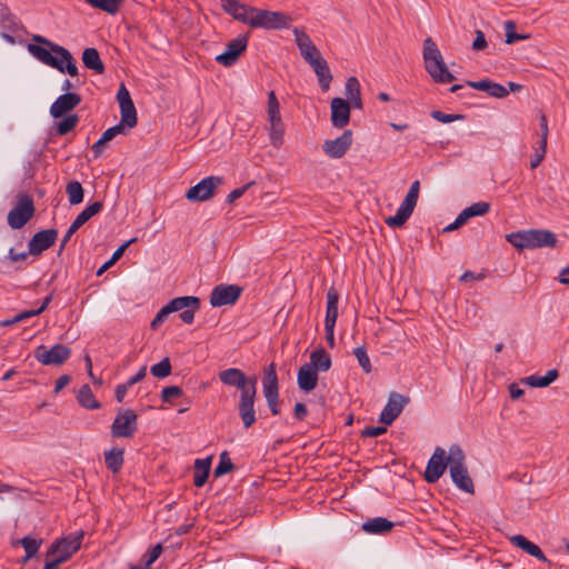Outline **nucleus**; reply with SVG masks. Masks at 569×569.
I'll list each match as a JSON object with an SVG mask.
<instances>
[{"instance_id": "1", "label": "nucleus", "mask_w": 569, "mask_h": 569, "mask_svg": "<svg viewBox=\"0 0 569 569\" xmlns=\"http://www.w3.org/2000/svg\"><path fill=\"white\" fill-rule=\"evenodd\" d=\"M32 41L33 43H29L27 49L37 60L57 69L61 73H68L71 77L78 74L76 60L64 47L42 36H33Z\"/></svg>"}, {"instance_id": "2", "label": "nucleus", "mask_w": 569, "mask_h": 569, "mask_svg": "<svg viewBox=\"0 0 569 569\" xmlns=\"http://www.w3.org/2000/svg\"><path fill=\"white\" fill-rule=\"evenodd\" d=\"M422 58L425 69L436 83H451L456 78L448 69L443 57L432 38L423 41Z\"/></svg>"}, {"instance_id": "3", "label": "nucleus", "mask_w": 569, "mask_h": 569, "mask_svg": "<svg viewBox=\"0 0 569 569\" xmlns=\"http://www.w3.org/2000/svg\"><path fill=\"white\" fill-rule=\"evenodd\" d=\"M465 453L458 445H452L448 452V463L453 483L465 492H473V482L465 465Z\"/></svg>"}, {"instance_id": "4", "label": "nucleus", "mask_w": 569, "mask_h": 569, "mask_svg": "<svg viewBox=\"0 0 569 569\" xmlns=\"http://www.w3.org/2000/svg\"><path fill=\"white\" fill-rule=\"evenodd\" d=\"M267 116L270 142L273 147L280 148L283 143L284 123L281 118L280 104L274 91L268 93Z\"/></svg>"}, {"instance_id": "5", "label": "nucleus", "mask_w": 569, "mask_h": 569, "mask_svg": "<svg viewBox=\"0 0 569 569\" xmlns=\"http://www.w3.org/2000/svg\"><path fill=\"white\" fill-rule=\"evenodd\" d=\"M200 308V299L198 297H178L172 299L166 306H163L153 320H163L164 317L169 316L172 312L181 311L180 318L181 320H193L194 312Z\"/></svg>"}, {"instance_id": "6", "label": "nucleus", "mask_w": 569, "mask_h": 569, "mask_svg": "<svg viewBox=\"0 0 569 569\" xmlns=\"http://www.w3.org/2000/svg\"><path fill=\"white\" fill-rule=\"evenodd\" d=\"M251 28H262L267 30H282L290 27L292 19L280 11H269L256 8L251 10Z\"/></svg>"}, {"instance_id": "7", "label": "nucleus", "mask_w": 569, "mask_h": 569, "mask_svg": "<svg viewBox=\"0 0 569 569\" xmlns=\"http://www.w3.org/2000/svg\"><path fill=\"white\" fill-rule=\"evenodd\" d=\"M419 191L420 182L416 180L411 183L406 198L403 199L402 203L397 210V213L393 217H389L386 219V223L389 227L399 228L406 223V221L410 218L417 206Z\"/></svg>"}, {"instance_id": "8", "label": "nucleus", "mask_w": 569, "mask_h": 569, "mask_svg": "<svg viewBox=\"0 0 569 569\" xmlns=\"http://www.w3.org/2000/svg\"><path fill=\"white\" fill-rule=\"evenodd\" d=\"M34 358L44 366H61L71 356V350L64 345H54L51 348H47L41 345L34 350Z\"/></svg>"}, {"instance_id": "9", "label": "nucleus", "mask_w": 569, "mask_h": 569, "mask_svg": "<svg viewBox=\"0 0 569 569\" xmlns=\"http://www.w3.org/2000/svg\"><path fill=\"white\" fill-rule=\"evenodd\" d=\"M82 539L83 531H77L54 541L47 551V558L59 556L66 558L67 561L80 549Z\"/></svg>"}, {"instance_id": "10", "label": "nucleus", "mask_w": 569, "mask_h": 569, "mask_svg": "<svg viewBox=\"0 0 569 569\" xmlns=\"http://www.w3.org/2000/svg\"><path fill=\"white\" fill-rule=\"evenodd\" d=\"M223 183V178L218 176H210L201 181H199L196 186L191 187L187 193L186 198L191 202H202L210 200L217 190Z\"/></svg>"}, {"instance_id": "11", "label": "nucleus", "mask_w": 569, "mask_h": 569, "mask_svg": "<svg viewBox=\"0 0 569 569\" xmlns=\"http://www.w3.org/2000/svg\"><path fill=\"white\" fill-rule=\"evenodd\" d=\"M34 214V204L30 196L19 197L17 206L8 213V224L12 229L22 228Z\"/></svg>"}, {"instance_id": "12", "label": "nucleus", "mask_w": 569, "mask_h": 569, "mask_svg": "<svg viewBox=\"0 0 569 569\" xmlns=\"http://www.w3.org/2000/svg\"><path fill=\"white\" fill-rule=\"evenodd\" d=\"M257 396V387H249L240 393V399L237 406L239 417L242 421V425L246 429L250 428L254 425L256 410H254V400Z\"/></svg>"}, {"instance_id": "13", "label": "nucleus", "mask_w": 569, "mask_h": 569, "mask_svg": "<svg viewBox=\"0 0 569 569\" xmlns=\"http://www.w3.org/2000/svg\"><path fill=\"white\" fill-rule=\"evenodd\" d=\"M242 290V287L238 284H218L210 293V305L212 307L233 305L241 296Z\"/></svg>"}, {"instance_id": "14", "label": "nucleus", "mask_w": 569, "mask_h": 569, "mask_svg": "<svg viewBox=\"0 0 569 569\" xmlns=\"http://www.w3.org/2000/svg\"><path fill=\"white\" fill-rule=\"evenodd\" d=\"M447 466H449V463L446 450L441 447H437L427 463L423 475L425 480L429 483L437 482L445 473Z\"/></svg>"}, {"instance_id": "15", "label": "nucleus", "mask_w": 569, "mask_h": 569, "mask_svg": "<svg viewBox=\"0 0 569 569\" xmlns=\"http://www.w3.org/2000/svg\"><path fill=\"white\" fill-rule=\"evenodd\" d=\"M137 429V415L133 410L128 409L119 413L112 426L111 433L113 437L130 438Z\"/></svg>"}, {"instance_id": "16", "label": "nucleus", "mask_w": 569, "mask_h": 569, "mask_svg": "<svg viewBox=\"0 0 569 569\" xmlns=\"http://www.w3.org/2000/svg\"><path fill=\"white\" fill-rule=\"evenodd\" d=\"M248 34H242L227 44V50L216 57V61L224 67L233 66L240 54L247 49Z\"/></svg>"}, {"instance_id": "17", "label": "nucleus", "mask_w": 569, "mask_h": 569, "mask_svg": "<svg viewBox=\"0 0 569 569\" xmlns=\"http://www.w3.org/2000/svg\"><path fill=\"white\" fill-rule=\"evenodd\" d=\"M408 402L409 398L398 392H391L389 395L387 405L381 411L379 421L385 425H391L402 412L403 408Z\"/></svg>"}, {"instance_id": "18", "label": "nucleus", "mask_w": 569, "mask_h": 569, "mask_svg": "<svg viewBox=\"0 0 569 569\" xmlns=\"http://www.w3.org/2000/svg\"><path fill=\"white\" fill-rule=\"evenodd\" d=\"M352 144V131L345 130L343 133L333 140H326L322 144L323 152L332 159L342 158Z\"/></svg>"}, {"instance_id": "19", "label": "nucleus", "mask_w": 569, "mask_h": 569, "mask_svg": "<svg viewBox=\"0 0 569 569\" xmlns=\"http://www.w3.org/2000/svg\"><path fill=\"white\" fill-rule=\"evenodd\" d=\"M58 238L57 229H44L33 234L30 239L28 247L29 253L32 256H39L44 250L52 247Z\"/></svg>"}, {"instance_id": "20", "label": "nucleus", "mask_w": 569, "mask_h": 569, "mask_svg": "<svg viewBox=\"0 0 569 569\" xmlns=\"http://www.w3.org/2000/svg\"><path fill=\"white\" fill-rule=\"evenodd\" d=\"M222 10L234 20L251 27L252 13L256 7H250L238 0H220Z\"/></svg>"}, {"instance_id": "21", "label": "nucleus", "mask_w": 569, "mask_h": 569, "mask_svg": "<svg viewBox=\"0 0 569 569\" xmlns=\"http://www.w3.org/2000/svg\"><path fill=\"white\" fill-rule=\"evenodd\" d=\"M219 379L227 386L237 387L240 393L249 387H257L256 378H247L244 373L237 368H229L219 372Z\"/></svg>"}, {"instance_id": "22", "label": "nucleus", "mask_w": 569, "mask_h": 569, "mask_svg": "<svg viewBox=\"0 0 569 569\" xmlns=\"http://www.w3.org/2000/svg\"><path fill=\"white\" fill-rule=\"evenodd\" d=\"M81 102V97L76 92H67L59 96L50 107V114L52 118L58 119L68 114L71 110L78 107Z\"/></svg>"}, {"instance_id": "23", "label": "nucleus", "mask_w": 569, "mask_h": 569, "mask_svg": "<svg viewBox=\"0 0 569 569\" xmlns=\"http://www.w3.org/2000/svg\"><path fill=\"white\" fill-rule=\"evenodd\" d=\"M350 121V103L342 98L331 100V122L336 128H345Z\"/></svg>"}, {"instance_id": "24", "label": "nucleus", "mask_w": 569, "mask_h": 569, "mask_svg": "<svg viewBox=\"0 0 569 569\" xmlns=\"http://www.w3.org/2000/svg\"><path fill=\"white\" fill-rule=\"evenodd\" d=\"M529 249L533 248H555L557 244V237L549 230L530 229L529 230Z\"/></svg>"}, {"instance_id": "25", "label": "nucleus", "mask_w": 569, "mask_h": 569, "mask_svg": "<svg viewBox=\"0 0 569 569\" xmlns=\"http://www.w3.org/2000/svg\"><path fill=\"white\" fill-rule=\"evenodd\" d=\"M103 208V203L101 201H96L89 204L86 209H83L73 220L69 229L67 230V238H71L72 234L83 226L89 219L93 216L98 214Z\"/></svg>"}, {"instance_id": "26", "label": "nucleus", "mask_w": 569, "mask_h": 569, "mask_svg": "<svg viewBox=\"0 0 569 569\" xmlns=\"http://www.w3.org/2000/svg\"><path fill=\"white\" fill-rule=\"evenodd\" d=\"M559 377L557 369H550L545 376L531 375L520 379V383L531 388H546L555 382Z\"/></svg>"}, {"instance_id": "27", "label": "nucleus", "mask_w": 569, "mask_h": 569, "mask_svg": "<svg viewBox=\"0 0 569 569\" xmlns=\"http://www.w3.org/2000/svg\"><path fill=\"white\" fill-rule=\"evenodd\" d=\"M297 382L302 391L310 392L317 387L318 373L303 365L298 371Z\"/></svg>"}, {"instance_id": "28", "label": "nucleus", "mask_w": 569, "mask_h": 569, "mask_svg": "<svg viewBox=\"0 0 569 569\" xmlns=\"http://www.w3.org/2000/svg\"><path fill=\"white\" fill-rule=\"evenodd\" d=\"M393 522L383 518L376 517L362 523V530L369 535H383L393 528Z\"/></svg>"}, {"instance_id": "29", "label": "nucleus", "mask_w": 569, "mask_h": 569, "mask_svg": "<svg viewBox=\"0 0 569 569\" xmlns=\"http://www.w3.org/2000/svg\"><path fill=\"white\" fill-rule=\"evenodd\" d=\"M505 28V42L507 44H513L521 40L530 39V33L526 32L523 28L518 27V24L512 20H507L503 23Z\"/></svg>"}, {"instance_id": "30", "label": "nucleus", "mask_w": 569, "mask_h": 569, "mask_svg": "<svg viewBox=\"0 0 569 569\" xmlns=\"http://www.w3.org/2000/svg\"><path fill=\"white\" fill-rule=\"evenodd\" d=\"M306 366L316 372L328 371L331 367V358L322 348H320L311 352L310 361L309 363H306Z\"/></svg>"}, {"instance_id": "31", "label": "nucleus", "mask_w": 569, "mask_h": 569, "mask_svg": "<svg viewBox=\"0 0 569 569\" xmlns=\"http://www.w3.org/2000/svg\"><path fill=\"white\" fill-rule=\"evenodd\" d=\"M263 395L266 398L279 396L278 377L276 366L271 363L264 371L263 376Z\"/></svg>"}, {"instance_id": "32", "label": "nucleus", "mask_w": 569, "mask_h": 569, "mask_svg": "<svg viewBox=\"0 0 569 569\" xmlns=\"http://www.w3.org/2000/svg\"><path fill=\"white\" fill-rule=\"evenodd\" d=\"M82 62L88 69L93 70L97 74H102L106 70L100 54L96 48H87L83 50Z\"/></svg>"}, {"instance_id": "33", "label": "nucleus", "mask_w": 569, "mask_h": 569, "mask_svg": "<svg viewBox=\"0 0 569 569\" xmlns=\"http://www.w3.org/2000/svg\"><path fill=\"white\" fill-rule=\"evenodd\" d=\"M311 68L313 69L315 73L318 77L319 84L322 91H327L332 81V74L330 72L327 61L325 59L315 61V63L311 64Z\"/></svg>"}, {"instance_id": "34", "label": "nucleus", "mask_w": 569, "mask_h": 569, "mask_svg": "<svg viewBox=\"0 0 569 569\" xmlns=\"http://www.w3.org/2000/svg\"><path fill=\"white\" fill-rule=\"evenodd\" d=\"M211 468V458L197 459L194 461V476L193 485L196 487H202L209 477Z\"/></svg>"}, {"instance_id": "35", "label": "nucleus", "mask_w": 569, "mask_h": 569, "mask_svg": "<svg viewBox=\"0 0 569 569\" xmlns=\"http://www.w3.org/2000/svg\"><path fill=\"white\" fill-rule=\"evenodd\" d=\"M120 114L121 120L119 124H121L123 128L132 129L137 126L138 118L133 101L120 104Z\"/></svg>"}, {"instance_id": "36", "label": "nucleus", "mask_w": 569, "mask_h": 569, "mask_svg": "<svg viewBox=\"0 0 569 569\" xmlns=\"http://www.w3.org/2000/svg\"><path fill=\"white\" fill-rule=\"evenodd\" d=\"M123 449L119 448H112L111 450L104 452L106 466L113 473H117L121 470L123 465Z\"/></svg>"}, {"instance_id": "37", "label": "nucleus", "mask_w": 569, "mask_h": 569, "mask_svg": "<svg viewBox=\"0 0 569 569\" xmlns=\"http://www.w3.org/2000/svg\"><path fill=\"white\" fill-rule=\"evenodd\" d=\"M77 400L81 407L86 409H99L101 407L100 402L96 400L94 395L91 388L88 385H84L80 388Z\"/></svg>"}, {"instance_id": "38", "label": "nucleus", "mask_w": 569, "mask_h": 569, "mask_svg": "<svg viewBox=\"0 0 569 569\" xmlns=\"http://www.w3.org/2000/svg\"><path fill=\"white\" fill-rule=\"evenodd\" d=\"M490 210L489 202L486 201H479L476 203H472L470 207L463 209L460 213V221H463L465 223L472 217L483 216Z\"/></svg>"}, {"instance_id": "39", "label": "nucleus", "mask_w": 569, "mask_h": 569, "mask_svg": "<svg viewBox=\"0 0 569 569\" xmlns=\"http://www.w3.org/2000/svg\"><path fill=\"white\" fill-rule=\"evenodd\" d=\"M42 543L41 539H36L32 537H23L20 540L13 542V546L21 545L26 551V556L23 558V562H27L29 559L33 558Z\"/></svg>"}, {"instance_id": "40", "label": "nucleus", "mask_w": 569, "mask_h": 569, "mask_svg": "<svg viewBox=\"0 0 569 569\" xmlns=\"http://www.w3.org/2000/svg\"><path fill=\"white\" fill-rule=\"evenodd\" d=\"M79 120H80L79 116L76 113L66 114V117L61 121L54 123L53 129H54L56 134H58V136L68 134L69 132L74 130V128L79 123Z\"/></svg>"}, {"instance_id": "41", "label": "nucleus", "mask_w": 569, "mask_h": 569, "mask_svg": "<svg viewBox=\"0 0 569 569\" xmlns=\"http://www.w3.org/2000/svg\"><path fill=\"white\" fill-rule=\"evenodd\" d=\"M293 34L296 44L299 48L301 56L316 47L305 29L295 28Z\"/></svg>"}, {"instance_id": "42", "label": "nucleus", "mask_w": 569, "mask_h": 569, "mask_svg": "<svg viewBox=\"0 0 569 569\" xmlns=\"http://www.w3.org/2000/svg\"><path fill=\"white\" fill-rule=\"evenodd\" d=\"M467 84L472 89L485 91L489 96L498 98V82L485 79L480 81H468Z\"/></svg>"}, {"instance_id": "43", "label": "nucleus", "mask_w": 569, "mask_h": 569, "mask_svg": "<svg viewBox=\"0 0 569 569\" xmlns=\"http://www.w3.org/2000/svg\"><path fill=\"white\" fill-rule=\"evenodd\" d=\"M70 204H79L83 201V188L79 181H70L66 187Z\"/></svg>"}, {"instance_id": "44", "label": "nucleus", "mask_w": 569, "mask_h": 569, "mask_svg": "<svg viewBox=\"0 0 569 569\" xmlns=\"http://www.w3.org/2000/svg\"><path fill=\"white\" fill-rule=\"evenodd\" d=\"M338 300L339 296L335 289H330L327 293V311L325 320H337L338 318Z\"/></svg>"}, {"instance_id": "45", "label": "nucleus", "mask_w": 569, "mask_h": 569, "mask_svg": "<svg viewBox=\"0 0 569 569\" xmlns=\"http://www.w3.org/2000/svg\"><path fill=\"white\" fill-rule=\"evenodd\" d=\"M507 241L518 249L529 248V230L507 234Z\"/></svg>"}, {"instance_id": "46", "label": "nucleus", "mask_w": 569, "mask_h": 569, "mask_svg": "<svg viewBox=\"0 0 569 569\" xmlns=\"http://www.w3.org/2000/svg\"><path fill=\"white\" fill-rule=\"evenodd\" d=\"M150 372L153 377L166 378L171 373V365L168 358H164L160 362L151 366Z\"/></svg>"}, {"instance_id": "47", "label": "nucleus", "mask_w": 569, "mask_h": 569, "mask_svg": "<svg viewBox=\"0 0 569 569\" xmlns=\"http://www.w3.org/2000/svg\"><path fill=\"white\" fill-rule=\"evenodd\" d=\"M121 2L122 0H96L93 8L114 14L119 11Z\"/></svg>"}, {"instance_id": "48", "label": "nucleus", "mask_w": 569, "mask_h": 569, "mask_svg": "<svg viewBox=\"0 0 569 569\" xmlns=\"http://www.w3.org/2000/svg\"><path fill=\"white\" fill-rule=\"evenodd\" d=\"M49 301L50 298L47 297L39 308L20 311L16 313L10 320H26L28 318L36 317L47 308Z\"/></svg>"}, {"instance_id": "49", "label": "nucleus", "mask_w": 569, "mask_h": 569, "mask_svg": "<svg viewBox=\"0 0 569 569\" xmlns=\"http://www.w3.org/2000/svg\"><path fill=\"white\" fill-rule=\"evenodd\" d=\"M233 469V463L231 462L228 453L224 451L220 455V460L218 466L214 469V476L221 477Z\"/></svg>"}, {"instance_id": "50", "label": "nucleus", "mask_w": 569, "mask_h": 569, "mask_svg": "<svg viewBox=\"0 0 569 569\" xmlns=\"http://www.w3.org/2000/svg\"><path fill=\"white\" fill-rule=\"evenodd\" d=\"M353 355L356 356L359 366L363 369L366 373L371 372V362L367 351L362 347H358L355 349Z\"/></svg>"}, {"instance_id": "51", "label": "nucleus", "mask_w": 569, "mask_h": 569, "mask_svg": "<svg viewBox=\"0 0 569 569\" xmlns=\"http://www.w3.org/2000/svg\"><path fill=\"white\" fill-rule=\"evenodd\" d=\"M539 127H540V139L538 141V144H541L543 147V146H547L549 128H548L547 117L542 112H540V114H539Z\"/></svg>"}, {"instance_id": "52", "label": "nucleus", "mask_w": 569, "mask_h": 569, "mask_svg": "<svg viewBox=\"0 0 569 569\" xmlns=\"http://www.w3.org/2000/svg\"><path fill=\"white\" fill-rule=\"evenodd\" d=\"M346 94L348 98H353L361 94L360 83L356 77H350L346 81Z\"/></svg>"}, {"instance_id": "53", "label": "nucleus", "mask_w": 569, "mask_h": 569, "mask_svg": "<svg viewBox=\"0 0 569 569\" xmlns=\"http://www.w3.org/2000/svg\"><path fill=\"white\" fill-rule=\"evenodd\" d=\"M522 550L526 551L528 555L537 558L540 561H543V562L547 561V558H546L545 553L542 552V550L539 548V546H537L536 543H533L529 540L526 542Z\"/></svg>"}, {"instance_id": "54", "label": "nucleus", "mask_w": 569, "mask_h": 569, "mask_svg": "<svg viewBox=\"0 0 569 569\" xmlns=\"http://www.w3.org/2000/svg\"><path fill=\"white\" fill-rule=\"evenodd\" d=\"M182 389L177 386H169L162 389L161 398L164 402H170L173 398L180 397Z\"/></svg>"}, {"instance_id": "55", "label": "nucleus", "mask_w": 569, "mask_h": 569, "mask_svg": "<svg viewBox=\"0 0 569 569\" xmlns=\"http://www.w3.org/2000/svg\"><path fill=\"white\" fill-rule=\"evenodd\" d=\"M523 89V86L518 82L509 81L507 84H500V99L507 97L510 92L518 93Z\"/></svg>"}, {"instance_id": "56", "label": "nucleus", "mask_w": 569, "mask_h": 569, "mask_svg": "<svg viewBox=\"0 0 569 569\" xmlns=\"http://www.w3.org/2000/svg\"><path fill=\"white\" fill-rule=\"evenodd\" d=\"M431 117L442 123H449L455 120H459V119L463 118V116H461V114H449V113H445L440 110L432 111Z\"/></svg>"}, {"instance_id": "57", "label": "nucleus", "mask_w": 569, "mask_h": 569, "mask_svg": "<svg viewBox=\"0 0 569 569\" xmlns=\"http://www.w3.org/2000/svg\"><path fill=\"white\" fill-rule=\"evenodd\" d=\"M126 128H123L121 124H116L109 129H107L102 136L100 137L106 143L111 141L118 134H124Z\"/></svg>"}, {"instance_id": "58", "label": "nucleus", "mask_w": 569, "mask_h": 569, "mask_svg": "<svg viewBox=\"0 0 569 569\" xmlns=\"http://www.w3.org/2000/svg\"><path fill=\"white\" fill-rule=\"evenodd\" d=\"M546 152H547V146L542 147L541 144H538V147L535 148V152H533V156L530 161L531 169L537 168L542 162V160L545 159Z\"/></svg>"}, {"instance_id": "59", "label": "nucleus", "mask_w": 569, "mask_h": 569, "mask_svg": "<svg viewBox=\"0 0 569 569\" xmlns=\"http://www.w3.org/2000/svg\"><path fill=\"white\" fill-rule=\"evenodd\" d=\"M162 546L160 543L156 545L148 553L144 555L146 566H151L161 555Z\"/></svg>"}, {"instance_id": "60", "label": "nucleus", "mask_w": 569, "mask_h": 569, "mask_svg": "<svg viewBox=\"0 0 569 569\" xmlns=\"http://www.w3.org/2000/svg\"><path fill=\"white\" fill-rule=\"evenodd\" d=\"M486 278L485 272H473V271H466L461 274L459 278V281L462 283L469 282V281H480Z\"/></svg>"}, {"instance_id": "61", "label": "nucleus", "mask_w": 569, "mask_h": 569, "mask_svg": "<svg viewBox=\"0 0 569 569\" xmlns=\"http://www.w3.org/2000/svg\"><path fill=\"white\" fill-rule=\"evenodd\" d=\"M252 184H254V181H251L249 183H247L246 186L241 187V188H237L234 190H232L228 196H227V202L228 203H232L234 202L237 199H239Z\"/></svg>"}, {"instance_id": "62", "label": "nucleus", "mask_w": 569, "mask_h": 569, "mask_svg": "<svg viewBox=\"0 0 569 569\" xmlns=\"http://www.w3.org/2000/svg\"><path fill=\"white\" fill-rule=\"evenodd\" d=\"M487 47L485 33L480 30L476 31V38L472 42V49L476 51L483 50Z\"/></svg>"}, {"instance_id": "63", "label": "nucleus", "mask_w": 569, "mask_h": 569, "mask_svg": "<svg viewBox=\"0 0 569 569\" xmlns=\"http://www.w3.org/2000/svg\"><path fill=\"white\" fill-rule=\"evenodd\" d=\"M302 58L311 66L315 61L323 59L321 52L317 47L302 54Z\"/></svg>"}, {"instance_id": "64", "label": "nucleus", "mask_w": 569, "mask_h": 569, "mask_svg": "<svg viewBox=\"0 0 569 569\" xmlns=\"http://www.w3.org/2000/svg\"><path fill=\"white\" fill-rule=\"evenodd\" d=\"M387 432L386 427H367L362 430L361 436L362 437H378L380 435H383Z\"/></svg>"}]
</instances>
